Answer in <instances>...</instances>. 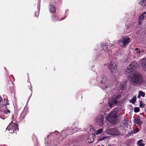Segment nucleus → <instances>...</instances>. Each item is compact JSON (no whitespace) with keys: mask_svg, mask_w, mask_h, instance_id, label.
I'll list each match as a JSON object with an SVG mask.
<instances>
[{"mask_svg":"<svg viewBox=\"0 0 146 146\" xmlns=\"http://www.w3.org/2000/svg\"><path fill=\"white\" fill-rule=\"evenodd\" d=\"M137 64L134 62L130 63L125 71L126 76L130 78L131 81L133 83L140 84L143 82L142 75L137 72H133L137 67Z\"/></svg>","mask_w":146,"mask_h":146,"instance_id":"f257e3e1","label":"nucleus"},{"mask_svg":"<svg viewBox=\"0 0 146 146\" xmlns=\"http://www.w3.org/2000/svg\"><path fill=\"white\" fill-rule=\"evenodd\" d=\"M100 83V85L101 88L104 90H106L107 88L108 87H110L112 84H109V82L107 79V77L105 75H103L101 79Z\"/></svg>","mask_w":146,"mask_h":146,"instance_id":"f03ea898","label":"nucleus"},{"mask_svg":"<svg viewBox=\"0 0 146 146\" xmlns=\"http://www.w3.org/2000/svg\"><path fill=\"white\" fill-rule=\"evenodd\" d=\"M106 119L109 122L113 123L117 122L118 118L117 115V111H112L109 115H108Z\"/></svg>","mask_w":146,"mask_h":146,"instance_id":"7ed1b4c3","label":"nucleus"},{"mask_svg":"<svg viewBox=\"0 0 146 146\" xmlns=\"http://www.w3.org/2000/svg\"><path fill=\"white\" fill-rule=\"evenodd\" d=\"M121 97V95L119 94H116L112 96L111 100H109L108 102V104L109 106L112 108L114 106V104H116L118 100Z\"/></svg>","mask_w":146,"mask_h":146,"instance_id":"20e7f679","label":"nucleus"},{"mask_svg":"<svg viewBox=\"0 0 146 146\" xmlns=\"http://www.w3.org/2000/svg\"><path fill=\"white\" fill-rule=\"evenodd\" d=\"M95 122L98 125L102 126L104 123V114L102 113H99L95 118Z\"/></svg>","mask_w":146,"mask_h":146,"instance_id":"39448f33","label":"nucleus"},{"mask_svg":"<svg viewBox=\"0 0 146 146\" xmlns=\"http://www.w3.org/2000/svg\"><path fill=\"white\" fill-rule=\"evenodd\" d=\"M7 130H8L11 133H15V131H18L19 130L18 127L16 123L13 122H11L6 128Z\"/></svg>","mask_w":146,"mask_h":146,"instance_id":"423d86ee","label":"nucleus"},{"mask_svg":"<svg viewBox=\"0 0 146 146\" xmlns=\"http://www.w3.org/2000/svg\"><path fill=\"white\" fill-rule=\"evenodd\" d=\"M108 68L113 75L114 76L117 75L118 71L117 69V67L114 62L111 61L108 66Z\"/></svg>","mask_w":146,"mask_h":146,"instance_id":"0eeeda50","label":"nucleus"},{"mask_svg":"<svg viewBox=\"0 0 146 146\" xmlns=\"http://www.w3.org/2000/svg\"><path fill=\"white\" fill-rule=\"evenodd\" d=\"M130 42V39L128 37H123L118 40V42L122 47H125Z\"/></svg>","mask_w":146,"mask_h":146,"instance_id":"6e6552de","label":"nucleus"},{"mask_svg":"<svg viewBox=\"0 0 146 146\" xmlns=\"http://www.w3.org/2000/svg\"><path fill=\"white\" fill-rule=\"evenodd\" d=\"M106 132L108 134L111 135H118L120 134V132L117 128H113L107 129Z\"/></svg>","mask_w":146,"mask_h":146,"instance_id":"1a4fd4ad","label":"nucleus"},{"mask_svg":"<svg viewBox=\"0 0 146 146\" xmlns=\"http://www.w3.org/2000/svg\"><path fill=\"white\" fill-rule=\"evenodd\" d=\"M10 113L9 110L6 109L4 110V111H1L0 112V117L3 119H4L7 116V115L8 113Z\"/></svg>","mask_w":146,"mask_h":146,"instance_id":"9d476101","label":"nucleus"},{"mask_svg":"<svg viewBox=\"0 0 146 146\" xmlns=\"http://www.w3.org/2000/svg\"><path fill=\"white\" fill-rule=\"evenodd\" d=\"M107 46H108L106 44H103L101 45V46L103 50L105 52H108V54L110 55L111 54V52L108 48Z\"/></svg>","mask_w":146,"mask_h":146,"instance_id":"9b49d317","label":"nucleus"},{"mask_svg":"<svg viewBox=\"0 0 146 146\" xmlns=\"http://www.w3.org/2000/svg\"><path fill=\"white\" fill-rule=\"evenodd\" d=\"M134 123L137 124L139 125H141L143 123L138 118L134 119Z\"/></svg>","mask_w":146,"mask_h":146,"instance_id":"f8f14e48","label":"nucleus"},{"mask_svg":"<svg viewBox=\"0 0 146 146\" xmlns=\"http://www.w3.org/2000/svg\"><path fill=\"white\" fill-rule=\"evenodd\" d=\"M49 10L51 13H54L56 11V9L54 6L52 5H50Z\"/></svg>","mask_w":146,"mask_h":146,"instance_id":"ddd939ff","label":"nucleus"},{"mask_svg":"<svg viewBox=\"0 0 146 146\" xmlns=\"http://www.w3.org/2000/svg\"><path fill=\"white\" fill-rule=\"evenodd\" d=\"M146 17V12H145L142 14L139 17V24H140L141 20L145 17Z\"/></svg>","mask_w":146,"mask_h":146,"instance_id":"4468645a","label":"nucleus"},{"mask_svg":"<svg viewBox=\"0 0 146 146\" xmlns=\"http://www.w3.org/2000/svg\"><path fill=\"white\" fill-rule=\"evenodd\" d=\"M141 65L143 67L146 68V58L142 59Z\"/></svg>","mask_w":146,"mask_h":146,"instance_id":"2eb2a0df","label":"nucleus"},{"mask_svg":"<svg viewBox=\"0 0 146 146\" xmlns=\"http://www.w3.org/2000/svg\"><path fill=\"white\" fill-rule=\"evenodd\" d=\"M139 3L142 6H146V0H140Z\"/></svg>","mask_w":146,"mask_h":146,"instance_id":"dca6fc26","label":"nucleus"},{"mask_svg":"<svg viewBox=\"0 0 146 146\" xmlns=\"http://www.w3.org/2000/svg\"><path fill=\"white\" fill-rule=\"evenodd\" d=\"M142 142L143 140L142 139L139 140L137 141V145L139 146H144L145 145L142 143Z\"/></svg>","mask_w":146,"mask_h":146,"instance_id":"f3484780","label":"nucleus"},{"mask_svg":"<svg viewBox=\"0 0 146 146\" xmlns=\"http://www.w3.org/2000/svg\"><path fill=\"white\" fill-rule=\"evenodd\" d=\"M136 100V97L135 96H134L133 98L130 100V102L132 104H134Z\"/></svg>","mask_w":146,"mask_h":146,"instance_id":"a211bd4d","label":"nucleus"},{"mask_svg":"<svg viewBox=\"0 0 146 146\" xmlns=\"http://www.w3.org/2000/svg\"><path fill=\"white\" fill-rule=\"evenodd\" d=\"M103 130L102 128H100L96 131V135L100 134L103 132Z\"/></svg>","mask_w":146,"mask_h":146,"instance_id":"6ab92c4d","label":"nucleus"},{"mask_svg":"<svg viewBox=\"0 0 146 146\" xmlns=\"http://www.w3.org/2000/svg\"><path fill=\"white\" fill-rule=\"evenodd\" d=\"M128 119L127 118L125 119L122 122V124L124 126H126L127 125Z\"/></svg>","mask_w":146,"mask_h":146,"instance_id":"aec40b11","label":"nucleus"},{"mask_svg":"<svg viewBox=\"0 0 146 146\" xmlns=\"http://www.w3.org/2000/svg\"><path fill=\"white\" fill-rule=\"evenodd\" d=\"M11 118L12 121L11 122H13L14 123H16L17 122L16 116H14V114H12V115Z\"/></svg>","mask_w":146,"mask_h":146,"instance_id":"412c9836","label":"nucleus"},{"mask_svg":"<svg viewBox=\"0 0 146 146\" xmlns=\"http://www.w3.org/2000/svg\"><path fill=\"white\" fill-rule=\"evenodd\" d=\"M65 18V17H62L61 19H60L58 18V17H57L56 16H54L52 17V19L54 20H55L54 19H55L56 20H58L59 21H60L61 20H62L64 19Z\"/></svg>","mask_w":146,"mask_h":146,"instance_id":"4be33fe9","label":"nucleus"},{"mask_svg":"<svg viewBox=\"0 0 146 146\" xmlns=\"http://www.w3.org/2000/svg\"><path fill=\"white\" fill-rule=\"evenodd\" d=\"M141 50L139 49L138 48H136L134 50V51L137 54H139V55H140L139 54L141 53Z\"/></svg>","mask_w":146,"mask_h":146,"instance_id":"5701e85b","label":"nucleus"},{"mask_svg":"<svg viewBox=\"0 0 146 146\" xmlns=\"http://www.w3.org/2000/svg\"><path fill=\"white\" fill-rule=\"evenodd\" d=\"M94 138L92 137L88 138L87 140V142L88 143H91L94 141Z\"/></svg>","mask_w":146,"mask_h":146,"instance_id":"b1692460","label":"nucleus"},{"mask_svg":"<svg viewBox=\"0 0 146 146\" xmlns=\"http://www.w3.org/2000/svg\"><path fill=\"white\" fill-rule=\"evenodd\" d=\"M141 96H142L143 97H144L145 96V94L144 92H141V91H140L139 92Z\"/></svg>","mask_w":146,"mask_h":146,"instance_id":"393cba45","label":"nucleus"},{"mask_svg":"<svg viewBox=\"0 0 146 146\" xmlns=\"http://www.w3.org/2000/svg\"><path fill=\"white\" fill-rule=\"evenodd\" d=\"M134 111L135 112H137L139 111V108L138 107H135L134 108Z\"/></svg>","mask_w":146,"mask_h":146,"instance_id":"a878e982","label":"nucleus"},{"mask_svg":"<svg viewBox=\"0 0 146 146\" xmlns=\"http://www.w3.org/2000/svg\"><path fill=\"white\" fill-rule=\"evenodd\" d=\"M36 1L38 2L37 3V7L38 9V10L39 9V7H40V0H36Z\"/></svg>","mask_w":146,"mask_h":146,"instance_id":"bb28decb","label":"nucleus"},{"mask_svg":"<svg viewBox=\"0 0 146 146\" xmlns=\"http://www.w3.org/2000/svg\"><path fill=\"white\" fill-rule=\"evenodd\" d=\"M125 84H122V85L121 84L120 86V88L121 90H122L123 89V88L125 87Z\"/></svg>","mask_w":146,"mask_h":146,"instance_id":"cd10ccee","label":"nucleus"},{"mask_svg":"<svg viewBox=\"0 0 146 146\" xmlns=\"http://www.w3.org/2000/svg\"><path fill=\"white\" fill-rule=\"evenodd\" d=\"M141 53L139 54H141V55H144V54H145V51L144 50H141Z\"/></svg>","mask_w":146,"mask_h":146,"instance_id":"c85d7f7f","label":"nucleus"},{"mask_svg":"<svg viewBox=\"0 0 146 146\" xmlns=\"http://www.w3.org/2000/svg\"><path fill=\"white\" fill-rule=\"evenodd\" d=\"M90 131L92 132V133H95V131H94V129L92 127H91L90 128Z\"/></svg>","mask_w":146,"mask_h":146,"instance_id":"c756f323","label":"nucleus"},{"mask_svg":"<svg viewBox=\"0 0 146 146\" xmlns=\"http://www.w3.org/2000/svg\"><path fill=\"white\" fill-rule=\"evenodd\" d=\"M24 114H25V112H24V111H23L21 114V117H22L23 118H24L25 116V115Z\"/></svg>","mask_w":146,"mask_h":146,"instance_id":"7c9ffc66","label":"nucleus"},{"mask_svg":"<svg viewBox=\"0 0 146 146\" xmlns=\"http://www.w3.org/2000/svg\"><path fill=\"white\" fill-rule=\"evenodd\" d=\"M139 129L138 128H137L135 131L134 132V133H137L139 131Z\"/></svg>","mask_w":146,"mask_h":146,"instance_id":"2f4dec72","label":"nucleus"},{"mask_svg":"<svg viewBox=\"0 0 146 146\" xmlns=\"http://www.w3.org/2000/svg\"><path fill=\"white\" fill-rule=\"evenodd\" d=\"M3 101V99L1 98V96L0 95V103L1 104V102Z\"/></svg>","mask_w":146,"mask_h":146,"instance_id":"473e14b6","label":"nucleus"},{"mask_svg":"<svg viewBox=\"0 0 146 146\" xmlns=\"http://www.w3.org/2000/svg\"><path fill=\"white\" fill-rule=\"evenodd\" d=\"M140 107H141V108H143V106L142 104L141 103L140 105Z\"/></svg>","mask_w":146,"mask_h":146,"instance_id":"72a5a7b5","label":"nucleus"},{"mask_svg":"<svg viewBox=\"0 0 146 146\" xmlns=\"http://www.w3.org/2000/svg\"><path fill=\"white\" fill-rule=\"evenodd\" d=\"M4 105H9V103L8 102H7V103H5L4 104H3Z\"/></svg>","mask_w":146,"mask_h":146,"instance_id":"f704fd0d","label":"nucleus"},{"mask_svg":"<svg viewBox=\"0 0 146 146\" xmlns=\"http://www.w3.org/2000/svg\"><path fill=\"white\" fill-rule=\"evenodd\" d=\"M141 97V96H140V94L139 93V94H138V96L137 97L138 98H139Z\"/></svg>","mask_w":146,"mask_h":146,"instance_id":"c9c22d12","label":"nucleus"},{"mask_svg":"<svg viewBox=\"0 0 146 146\" xmlns=\"http://www.w3.org/2000/svg\"><path fill=\"white\" fill-rule=\"evenodd\" d=\"M54 133H56V134H57L58 133V132L57 131H55Z\"/></svg>","mask_w":146,"mask_h":146,"instance_id":"e433bc0d","label":"nucleus"},{"mask_svg":"<svg viewBox=\"0 0 146 146\" xmlns=\"http://www.w3.org/2000/svg\"><path fill=\"white\" fill-rule=\"evenodd\" d=\"M36 14H38V12L37 13L36 12L35 13V16H36V17L37 16H36Z\"/></svg>","mask_w":146,"mask_h":146,"instance_id":"4c0bfd02","label":"nucleus"},{"mask_svg":"<svg viewBox=\"0 0 146 146\" xmlns=\"http://www.w3.org/2000/svg\"><path fill=\"white\" fill-rule=\"evenodd\" d=\"M54 133V132H51V133H50V135H51V134H52V133Z\"/></svg>","mask_w":146,"mask_h":146,"instance_id":"58836bf2","label":"nucleus"},{"mask_svg":"<svg viewBox=\"0 0 146 146\" xmlns=\"http://www.w3.org/2000/svg\"><path fill=\"white\" fill-rule=\"evenodd\" d=\"M62 1V0H59V2H60Z\"/></svg>","mask_w":146,"mask_h":146,"instance_id":"ea45409f","label":"nucleus"},{"mask_svg":"<svg viewBox=\"0 0 146 146\" xmlns=\"http://www.w3.org/2000/svg\"><path fill=\"white\" fill-rule=\"evenodd\" d=\"M108 146H112L111 145H108Z\"/></svg>","mask_w":146,"mask_h":146,"instance_id":"a19ab883","label":"nucleus"},{"mask_svg":"<svg viewBox=\"0 0 146 146\" xmlns=\"http://www.w3.org/2000/svg\"><path fill=\"white\" fill-rule=\"evenodd\" d=\"M104 146V145H102L101 146Z\"/></svg>","mask_w":146,"mask_h":146,"instance_id":"79ce46f5","label":"nucleus"},{"mask_svg":"<svg viewBox=\"0 0 146 146\" xmlns=\"http://www.w3.org/2000/svg\"><path fill=\"white\" fill-rule=\"evenodd\" d=\"M49 136V135H48L47 136V137H48Z\"/></svg>","mask_w":146,"mask_h":146,"instance_id":"37998d69","label":"nucleus"},{"mask_svg":"<svg viewBox=\"0 0 146 146\" xmlns=\"http://www.w3.org/2000/svg\"><path fill=\"white\" fill-rule=\"evenodd\" d=\"M30 90H31V91H32L31 89H30Z\"/></svg>","mask_w":146,"mask_h":146,"instance_id":"c03bdc74","label":"nucleus"}]
</instances>
